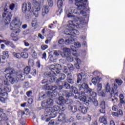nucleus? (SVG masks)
<instances>
[{
    "label": "nucleus",
    "mask_w": 125,
    "mask_h": 125,
    "mask_svg": "<svg viewBox=\"0 0 125 125\" xmlns=\"http://www.w3.org/2000/svg\"><path fill=\"white\" fill-rule=\"evenodd\" d=\"M71 109L72 113H76L78 111V107L77 106L74 105L73 106H71Z\"/></svg>",
    "instance_id": "44"
},
{
    "label": "nucleus",
    "mask_w": 125,
    "mask_h": 125,
    "mask_svg": "<svg viewBox=\"0 0 125 125\" xmlns=\"http://www.w3.org/2000/svg\"><path fill=\"white\" fill-rule=\"evenodd\" d=\"M32 8V4L31 2H28V4L26 3H23L22 6V10L23 12L25 13L27 11H31Z\"/></svg>",
    "instance_id": "15"
},
{
    "label": "nucleus",
    "mask_w": 125,
    "mask_h": 125,
    "mask_svg": "<svg viewBox=\"0 0 125 125\" xmlns=\"http://www.w3.org/2000/svg\"><path fill=\"white\" fill-rule=\"evenodd\" d=\"M46 111L48 114L50 113V118L53 119L57 116V114H58V111H60V106H58V105H54L53 107H50L47 108L46 109Z\"/></svg>",
    "instance_id": "9"
},
{
    "label": "nucleus",
    "mask_w": 125,
    "mask_h": 125,
    "mask_svg": "<svg viewBox=\"0 0 125 125\" xmlns=\"http://www.w3.org/2000/svg\"><path fill=\"white\" fill-rule=\"evenodd\" d=\"M48 82H50V83H52L50 82V79L49 80V81H48L46 79H43L42 81V84H45L44 85V86L46 85V84H48Z\"/></svg>",
    "instance_id": "43"
},
{
    "label": "nucleus",
    "mask_w": 125,
    "mask_h": 125,
    "mask_svg": "<svg viewBox=\"0 0 125 125\" xmlns=\"http://www.w3.org/2000/svg\"><path fill=\"white\" fill-rule=\"evenodd\" d=\"M84 122H90L91 121V116L90 115H87L83 118Z\"/></svg>",
    "instance_id": "36"
},
{
    "label": "nucleus",
    "mask_w": 125,
    "mask_h": 125,
    "mask_svg": "<svg viewBox=\"0 0 125 125\" xmlns=\"http://www.w3.org/2000/svg\"><path fill=\"white\" fill-rule=\"evenodd\" d=\"M78 87L79 90H82L80 92L81 95H84L85 94L90 88L88 87V85L85 83H83L82 84H79Z\"/></svg>",
    "instance_id": "12"
},
{
    "label": "nucleus",
    "mask_w": 125,
    "mask_h": 125,
    "mask_svg": "<svg viewBox=\"0 0 125 125\" xmlns=\"http://www.w3.org/2000/svg\"><path fill=\"white\" fill-rule=\"evenodd\" d=\"M116 83H117L118 85H122L123 84V81L122 79H116L115 80Z\"/></svg>",
    "instance_id": "46"
},
{
    "label": "nucleus",
    "mask_w": 125,
    "mask_h": 125,
    "mask_svg": "<svg viewBox=\"0 0 125 125\" xmlns=\"http://www.w3.org/2000/svg\"><path fill=\"white\" fill-rule=\"evenodd\" d=\"M46 53L45 52H44L42 54V59H44V60H46Z\"/></svg>",
    "instance_id": "58"
},
{
    "label": "nucleus",
    "mask_w": 125,
    "mask_h": 125,
    "mask_svg": "<svg viewBox=\"0 0 125 125\" xmlns=\"http://www.w3.org/2000/svg\"><path fill=\"white\" fill-rule=\"evenodd\" d=\"M55 124V122L54 121V120H51L49 124L48 125H54Z\"/></svg>",
    "instance_id": "64"
},
{
    "label": "nucleus",
    "mask_w": 125,
    "mask_h": 125,
    "mask_svg": "<svg viewBox=\"0 0 125 125\" xmlns=\"http://www.w3.org/2000/svg\"><path fill=\"white\" fill-rule=\"evenodd\" d=\"M74 39L72 38H68V39H66L65 41H64V39H61L59 40V44H66V45H69V44H71L72 43H73L74 42Z\"/></svg>",
    "instance_id": "13"
},
{
    "label": "nucleus",
    "mask_w": 125,
    "mask_h": 125,
    "mask_svg": "<svg viewBox=\"0 0 125 125\" xmlns=\"http://www.w3.org/2000/svg\"><path fill=\"white\" fill-rule=\"evenodd\" d=\"M28 65L29 67H34V65H35V62L33 59H30L28 60Z\"/></svg>",
    "instance_id": "40"
},
{
    "label": "nucleus",
    "mask_w": 125,
    "mask_h": 125,
    "mask_svg": "<svg viewBox=\"0 0 125 125\" xmlns=\"http://www.w3.org/2000/svg\"><path fill=\"white\" fill-rule=\"evenodd\" d=\"M78 20L77 21H68V27L71 29V38L73 39L74 37L76 36H79L80 35V32L74 29L76 28L78 29L80 27V25H84V20L83 19V17H80L78 18Z\"/></svg>",
    "instance_id": "1"
},
{
    "label": "nucleus",
    "mask_w": 125,
    "mask_h": 125,
    "mask_svg": "<svg viewBox=\"0 0 125 125\" xmlns=\"http://www.w3.org/2000/svg\"><path fill=\"white\" fill-rule=\"evenodd\" d=\"M92 83H93V84L95 85H98V84H100L99 83H100V80L99 79V77H94L92 79ZM98 83V84H97Z\"/></svg>",
    "instance_id": "33"
},
{
    "label": "nucleus",
    "mask_w": 125,
    "mask_h": 125,
    "mask_svg": "<svg viewBox=\"0 0 125 125\" xmlns=\"http://www.w3.org/2000/svg\"><path fill=\"white\" fill-rule=\"evenodd\" d=\"M9 8L11 10H14V8H15V4L12 3L10 4Z\"/></svg>",
    "instance_id": "55"
},
{
    "label": "nucleus",
    "mask_w": 125,
    "mask_h": 125,
    "mask_svg": "<svg viewBox=\"0 0 125 125\" xmlns=\"http://www.w3.org/2000/svg\"><path fill=\"white\" fill-rule=\"evenodd\" d=\"M6 99H7V96H2L1 95H0V101H1V102L4 103Z\"/></svg>",
    "instance_id": "42"
},
{
    "label": "nucleus",
    "mask_w": 125,
    "mask_h": 125,
    "mask_svg": "<svg viewBox=\"0 0 125 125\" xmlns=\"http://www.w3.org/2000/svg\"><path fill=\"white\" fill-rule=\"evenodd\" d=\"M47 48H48V46L47 45H41V49H42V50H45V49H47Z\"/></svg>",
    "instance_id": "51"
},
{
    "label": "nucleus",
    "mask_w": 125,
    "mask_h": 125,
    "mask_svg": "<svg viewBox=\"0 0 125 125\" xmlns=\"http://www.w3.org/2000/svg\"><path fill=\"white\" fill-rule=\"evenodd\" d=\"M67 67L70 71H74V70H75V66L72 64H68Z\"/></svg>",
    "instance_id": "47"
},
{
    "label": "nucleus",
    "mask_w": 125,
    "mask_h": 125,
    "mask_svg": "<svg viewBox=\"0 0 125 125\" xmlns=\"http://www.w3.org/2000/svg\"><path fill=\"white\" fill-rule=\"evenodd\" d=\"M26 94L28 97H31L33 94V91L32 90L28 91L26 92Z\"/></svg>",
    "instance_id": "53"
},
{
    "label": "nucleus",
    "mask_w": 125,
    "mask_h": 125,
    "mask_svg": "<svg viewBox=\"0 0 125 125\" xmlns=\"http://www.w3.org/2000/svg\"><path fill=\"white\" fill-rule=\"evenodd\" d=\"M62 69L61 65L58 64L56 65L51 64L50 66V69L51 72H45L44 73V75L46 78H50V82L51 83H55L57 78H56L57 74L60 73V70Z\"/></svg>",
    "instance_id": "2"
},
{
    "label": "nucleus",
    "mask_w": 125,
    "mask_h": 125,
    "mask_svg": "<svg viewBox=\"0 0 125 125\" xmlns=\"http://www.w3.org/2000/svg\"><path fill=\"white\" fill-rule=\"evenodd\" d=\"M74 45H75L76 47L74 46H72L71 47V49L69 48H64V51L63 52V54L65 57H66V59L67 61L69 62H73L74 61V59L71 56V51L72 50V51H77L76 50H74V48H79L81 47V44L79 42H76L74 43Z\"/></svg>",
    "instance_id": "5"
},
{
    "label": "nucleus",
    "mask_w": 125,
    "mask_h": 125,
    "mask_svg": "<svg viewBox=\"0 0 125 125\" xmlns=\"http://www.w3.org/2000/svg\"><path fill=\"white\" fill-rule=\"evenodd\" d=\"M78 10H80V9H79L77 8H75V7H72L71 8V11L72 13H73L74 14H78ZM82 10H83V9L81 10V11H82Z\"/></svg>",
    "instance_id": "35"
},
{
    "label": "nucleus",
    "mask_w": 125,
    "mask_h": 125,
    "mask_svg": "<svg viewBox=\"0 0 125 125\" xmlns=\"http://www.w3.org/2000/svg\"><path fill=\"white\" fill-rule=\"evenodd\" d=\"M5 78L7 81H4V84L5 85H9L10 82L11 83H15V79L13 78V72L12 71L11 73H8L5 74Z\"/></svg>",
    "instance_id": "11"
},
{
    "label": "nucleus",
    "mask_w": 125,
    "mask_h": 125,
    "mask_svg": "<svg viewBox=\"0 0 125 125\" xmlns=\"http://www.w3.org/2000/svg\"><path fill=\"white\" fill-rule=\"evenodd\" d=\"M102 90V84H98L97 85V92L98 93V95L100 96H102V97H104L105 96V93L103 92V91H101Z\"/></svg>",
    "instance_id": "20"
},
{
    "label": "nucleus",
    "mask_w": 125,
    "mask_h": 125,
    "mask_svg": "<svg viewBox=\"0 0 125 125\" xmlns=\"http://www.w3.org/2000/svg\"><path fill=\"white\" fill-rule=\"evenodd\" d=\"M49 7L48 6H45L42 9V16L44 17L45 15H46L49 12Z\"/></svg>",
    "instance_id": "27"
},
{
    "label": "nucleus",
    "mask_w": 125,
    "mask_h": 125,
    "mask_svg": "<svg viewBox=\"0 0 125 125\" xmlns=\"http://www.w3.org/2000/svg\"><path fill=\"white\" fill-rule=\"evenodd\" d=\"M64 33L65 35H67V36H70V38H72L71 29L69 30L68 29H66L64 31Z\"/></svg>",
    "instance_id": "39"
},
{
    "label": "nucleus",
    "mask_w": 125,
    "mask_h": 125,
    "mask_svg": "<svg viewBox=\"0 0 125 125\" xmlns=\"http://www.w3.org/2000/svg\"><path fill=\"white\" fill-rule=\"evenodd\" d=\"M10 88L6 86L4 89L0 88V95L2 96H7V92H10Z\"/></svg>",
    "instance_id": "18"
},
{
    "label": "nucleus",
    "mask_w": 125,
    "mask_h": 125,
    "mask_svg": "<svg viewBox=\"0 0 125 125\" xmlns=\"http://www.w3.org/2000/svg\"><path fill=\"white\" fill-rule=\"evenodd\" d=\"M42 106L43 108V109H44L45 110V114H48L47 113V111H46V109H48V108H50L48 104H47V102H45V101H43L42 103Z\"/></svg>",
    "instance_id": "28"
},
{
    "label": "nucleus",
    "mask_w": 125,
    "mask_h": 125,
    "mask_svg": "<svg viewBox=\"0 0 125 125\" xmlns=\"http://www.w3.org/2000/svg\"><path fill=\"white\" fill-rule=\"evenodd\" d=\"M48 116V115H47L46 114L42 115L41 116V119L42 121H44V120H45V119H46V118H47Z\"/></svg>",
    "instance_id": "59"
},
{
    "label": "nucleus",
    "mask_w": 125,
    "mask_h": 125,
    "mask_svg": "<svg viewBox=\"0 0 125 125\" xmlns=\"http://www.w3.org/2000/svg\"><path fill=\"white\" fill-rule=\"evenodd\" d=\"M77 83H80V82H82V80H83V78L84 77L85 74L83 72H81V73H78L77 75Z\"/></svg>",
    "instance_id": "26"
},
{
    "label": "nucleus",
    "mask_w": 125,
    "mask_h": 125,
    "mask_svg": "<svg viewBox=\"0 0 125 125\" xmlns=\"http://www.w3.org/2000/svg\"><path fill=\"white\" fill-rule=\"evenodd\" d=\"M12 55L16 59H21L22 58L21 53L13 52Z\"/></svg>",
    "instance_id": "34"
},
{
    "label": "nucleus",
    "mask_w": 125,
    "mask_h": 125,
    "mask_svg": "<svg viewBox=\"0 0 125 125\" xmlns=\"http://www.w3.org/2000/svg\"><path fill=\"white\" fill-rule=\"evenodd\" d=\"M21 58H23L24 59H27L29 57V54L27 52H21Z\"/></svg>",
    "instance_id": "38"
},
{
    "label": "nucleus",
    "mask_w": 125,
    "mask_h": 125,
    "mask_svg": "<svg viewBox=\"0 0 125 125\" xmlns=\"http://www.w3.org/2000/svg\"><path fill=\"white\" fill-rule=\"evenodd\" d=\"M47 104L50 107V106H52L53 105L54 102L52 99H48L47 100Z\"/></svg>",
    "instance_id": "41"
},
{
    "label": "nucleus",
    "mask_w": 125,
    "mask_h": 125,
    "mask_svg": "<svg viewBox=\"0 0 125 125\" xmlns=\"http://www.w3.org/2000/svg\"><path fill=\"white\" fill-rule=\"evenodd\" d=\"M66 120V115L63 113L60 114L59 116L58 117V121L59 122H63Z\"/></svg>",
    "instance_id": "32"
},
{
    "label": "nucleus",
    "mask_w": 125,
    "mask_h": 125,
    "mask_svg": "<svg viewBox=\"0 0 125 125\" xmlns=\"http://www.w3.org/2000/svg\"><path fill=\"white\" fill-rule=\"evenodd\" d=\"M58 76H59V79H56L55 81L56 83H60V81H63L65 80L66 78V75L64 73H57Z\"/></svg>",
    "instance_id": "24"
},
{
    "label": "nucleus",
    "mask_w": 125,
    "mask_h": 125,
    "mask_svg": "<svg viewBox=\"0 0 125 125\" xmlns=\"http://www.w3.org/2000/svg\"><path fill=\"white\" fill-rule=\"evenodd\" d=\"M32 57L34 58V59H37L38 58V54H37V52L34 51L32 54Z\"/></svg>",
    "instance_id": "56"
},
{
    "label": "nucleus",
    "mask_w": 125,
    "mask_h": 125,
    "mask_svg": "<svg viewBox=\"0 0 125 125\" xmlns=\"http://www.w3.org/2000/svg\"><path fill=\"white\" fill-rule=\"evenodd\" d=\"M89 100H90V101H92V102H93V104L94 105V106H95V107H97V106H98L99 103L97 100L95 99H91V98H89Z\"/></svg>",
    "instance_id": "37"
},
{
    "label": "nucleus",
    "mask_w": 125,
    "mask_h": 125,
    "mask_svg": "<svg viewBox=\"0 0 125 125\" xmlns=\"http://www.w3.org/2000/svg\"><path fill=\"white\" fill-rule=\"evenodd\" d=\"M85 95L89 96V98H91V99H95V98L97 96V93L95 92L92 91V89H90L86 93Z\"/></svg>",
    "instance_id": "17"
},
{
    "label": "nucleus",
    "mask_w": 125,
    "mask_h": 125,
    "mask_svg": "<svg viewBox=\"0 0 125 125\" xmlns=\"http://www.w3.org/2000/svg\"><path fill=\"white\" fill-rule=\"evenodd\" d=\"M76 2L75 4L80 10L81 14L83 16H87L86 12L84 11L86 9V7L88 6V1L87 0H74Z\"/></svg>",
    "instance_id": "4"
},
{
    "label": "nucleus",
    "mask_w": 125,
    "mask_h": 125,
    "mask_svg": "<svg viewBox=\"0 0 125 125\" xmlns=\"http://www.w3.org/2000/svg\"><path fill=\"white\" fill-rule=\"evenodd\" d=\"M87 109L88 108H86L84 106H80L78 107V110L82 114H86L87 113Z\"/></svg>",
    "instance_id": "29"
},
{
    "label": "nucleus",
    "mask_w": 125,
    "mask_h": 125,
    "mask_svg": "<svg viewBox=\"0 0 125 125\" xmlns=\"http://www.w3.org/2000/svg\"><path fill=\"white\" fill-rule=\"evenodd\" d=\"M45 97H46V96L45 94H43L42 96L39 97V100H43Z\"/></svg>",
    "instance_id": "62"
},
{
    "label": "nucleus",
    "mask_w": 125,
    "mask_h": 125,
    "mask_svg": "<svg viewBox=\"0 0 125 125\" xmlns=\"http://www.w3.org/2000/svg\"><path fill=\"white\" fill-rule=\"evenodd\" d=\"M112 111H114L115 112H117L119 110V107L117 105H113L112 107Z\"/></svg>",
    "instance_id": "50"
},
{
    "label": "nucleus",
    "mask_w": 125,
    "mask_h": 125,
    "mask_svg": "<svg viewBox=\"0 0 125 125\" xmlns=\"http://www.w3.org/2000/svg\"><path fill=\"white\" fill-rule=\"evenodd\" d=\"M31 71V67L26 66L24 69V71H19L16 74V77L19 81H24L26 77V75H28Z\"/></svg>",
    "instance_id": "8"
},
{
    "label": "nucleus",
    "mask_w": 125,
    "mask_h": 125,
    "mask_svg": "<svg viewBox=\"0 0 125 125\" xmlns=\"http://www.w3.org/2000/svg\"><path fill=\"white\" fill-rule=\"evenodd\" d=\"M40 10H41V5L40 3L36 1L34 6L32 7L31 11L33 12V13H37V12H39Z\"/></svg>",
    "instance_id": "19"
},
{
    "label": "nucleus",
    "mask_w": 125,
    "mask_h": 125,
    "mask_svg": "<svg viewBox=\"0 0 125 125\" xmlns=\"http://www.w3.org/2000/svg\"><path fill=\"white\" fill-rule=\"evenodd\" d=\"M77 120H82L83 119V115L81 113L77 114L76 116Z\"/></svg>",
    "instance_id": "57"
},
{
    "label": "nucleus",
    "mask_w": 125,
    "mask_h": 125,
    "mask_svg": "<svg viewBox=\"0 0 125 125\" xmlns=\"http://www.w3.org/2000/svg\"><path fill=\"white\" fill-rule=\"evenodd\" d=\"M3 42H4V43L6 44V45H7L8 46H10L12 48H15V45H14L13 42L10 41L4 40V41H3Z\"/></svg>",
    "instance_id": "31"
},
{
    "label": "nucleus",
    "mask_w": 125,
    "mask_h": 125,
    "mask_svg": "<svg viewBox=\"0 0 125 125\" xmlns=\"http://www.w3.org/2000/svg\"><path fill=\"white\" fill-rule=\"evenodd\" d=\"M2 17L4 20V23L5 25H8L11 21V17H12V14L11 12L8 11V9L6 7L4 8V13L2 14Z\"/></svg>",
    "instance_id": "10"
},
{
    "label": "nucleus",
    "mask_w": 125,
    "mask_h": 125,
    "mask_svg": "<svg viewBox=\"0 0 125 125\" xmlns=\"http://www.w3.org/2000/svg\"><path fill=\"white\" fill-rule=\"evenodd\" d=\"M99 122L101 124H104V125H107V117L105 116L100 117L99 118Z\"/></svg>",
    "instance_id": "30"
},
{
    "label": "nucleus",
    "mask_w": 125,
    "mask_h": 125,
    "mask_svg": "<svg viewBox=\"0 0 125 125\" xmlns=\"http://www.w3.org/2000/svg\"><path fill=\"white\" fill-rule=\"evenodd\" d=\"M3 112H4V109L2 108H0V124L1 122L8 121V118H7L6 114Z\"/></svg>",
    "instance_id": "14"
},
{
    "label": "nucleus",
    "mask_w": 125,
    "mask_h": 125,
    "mask_svg": "<svg viewBox=\"0 0 125 125\" xmlns=\"http://www.w3.org/2000/svg\"><path fill=\"white\" fill-rule=\"evenodd\" d=\"M10 29L11 31H13V32L11 34V37L13 39L12 41L14 42H17L19 40V37L18 35L19 33H20V29L18 28V24L17 23V19L15 18L14 20H12L10 25Z\"/></svg>",
    "instance_id": "3"
},
{
    "label": "nucleus",
    "mask_w": 125,
    "mask_h": 125,
    "mask_svg": "<svg viewBox=\"0 0 125 125\" xmlns=\"http://www.w3.org/2000/svg\"><path fill=\"white\" fill-rule=\"evenodd\" d=\"M44 87L47 90H50L47 93L48 96L52 98L57 96V94H58L57 86H52L49 85V84H46L44 86Z\"/></svg>",
    "instance_id": "7"
},
{
    "label": "nucleus",
    "mask_w": 125,
    "mask_h": 125,
    "mask_svg": "<svg viewBox=\"0 0 125 125\" xmlns=\"http://www.w3.org/2000/svg\"><path fill=\"white\" fill-rule=\"evenodd\" d=\"M3 55H4L5 57H6L7 58H9V55L8 54V51H5L2 52Z\"/></svg>",
    "instance_id": "54"
},
{
    "label": "nucleus",
    "mask_w": 125,
    "mask_h": 125,
    "mask_svg": "<svg viewBox=\"0 0 125 125\" xmlns=\"http://www.w3.org/2000/svg\"><path fill=\"white\" fill-rule=\"evenodd\" d=\"M118 85L117 84H114V87L112 89L110 87V83H107L105 85V91L106 92H109L110 93V97H113V94H114L113 97H116V96H118L119 92H118Z\"/></svg>",
    "instance_id": "6"
},
{
    "label": "nucleus",
    "mask_w": 125,
    "mask_h": 125,
    "mask_svg": "<svg viewBox=\"0 0 125 125\" xmlns=\"http://www.w3.org/2000/svg\"><path fill=\"white\" fill-rule=\"evenodd\" d=\"M48 4L50 7L53 6V1L52 0H47Z\"/></svg>",
    "instance_id": "49"
},
{
    "label": "nucleus",
    "mask_w": 125,
    "mask_h": 125,
    "mask_svg": "<svg viewBox=\"0 0 125 125\" xmlns=\"http://www.w3.org/2000/svg\"><path fill=\"white\" fill-rule=\"evenodd\" d=\"M100 107L101 109H100V112L102 114H105V110L106 109V104H105V102L104 101H102L101 102L100 104Z\"/></svg>",
    "instance_id": "23"
},
{
    "label": "nucleus",
    "mask_w": 125,
    "mask_h": 125,
    "mask_svg": "<svg viewBox=\"0 0 125 125\" xmlns=\"http://www.w3.org/2000/svg\"><path fill=\"white\" fill-rule=\"evenodd\" d=\"M20 123L21 125H25V124L26 123V121H25V120H23V119H21L20 120Z\"/></svg>",
    "instance_id": "61"
},
{
    "label": "nucleus",
    "mask_w": 125,
    "mask_h": 125,
    "mask_svg": "<svg viewBox=\"0 0 125 125\" xmlns=\"http://www.w3.org/2000/svg\"><path fill=\"white\" fill-rule=\"evenodd\" d=\"M64 0H58L57 6L59 10L56 11V13L59 12L60 15L63 12V9H62V7L63 6V1Z\"/></svg>",
    "instance_id": "21"
},
{
    "label": "nucleus",
    "mask_w": 125,
    "mask_h": 125,
    "mask_svg": "<svg viewBox=\"0 0 125 125\" xmlns=\"http://www.w3.org/2000/svg\"><path fill=\"white\" fill-rule=\"evenodd\" d=\"M90 100H89V98H88V100H86L85 102H84V103L85 104H86V106H88L89 105V103L91 102Z\"/></svg>",
    "instance_id": "60"
},
{
    "label": "nucleus",
    "mask_w": 125,
    "mask_h": 125,
    "mask_svg": "<svg viewBox=\"0 0 125 125\" xmlns=\"http://www.w3.org/2000/svg\"><path fill=\"white\" fill-rule=\"evenodd\" d=\"M66 82H67V83H71V84H74V83H75V80L71 78H67L66 79Z\"/></svg>",
    "instance_id": "45"
},
{
    "label": "nucleus",
    "mask_w": 125,
    "mask_h": 125,
    "mask_svg": "<svg viewBox=\"0 0 125 125\" xmlns=\"http://www.w3.org/2000/svg\"><path fill=\"white\" fill-rule=\"evenodd\" d=\"M80 99L81 101H83L84 102H85V101H86V97L84 96L83 95H82V96L80 97Z\"/></svg>",
    "instance_id": "52"
},
{
    "label": "nucleus",
    "mask_w": 125,
    "mask_h": 125,
    "mask_svg": "<svg viewBox=\"0 0 125 125\" xmlns=\"http://www.w3.org/2000/svg\"><path fill=\"white\" fill-rule=\"evenodd\" d=\"M63 87H64L66 89H71V90H73L75 94H77L78 93L77 88H76V87H74V86H70V84L67 82H63Z\"/></svg>",
    "instance_id": "16"
},
{
    "label": "nucleus",
    "mask_w": 125,
    "mask_h": 125,
    "mask_svg": "<svg viewBox=\"0 0 125 125\" xmlns=\"http://www.w3.org/2000/svg\"><path fill=\"white\" fill-rule=\"evenodd\" d=\"M72 91H64L63 92H61L63 96H64V95H65L66 97H67V98H69L70 97H74V93H75L74 92V91L73 90H71Z\"/></svg>",
    "instance_id": "22"
},
{
    "label": "nucleus",
    "mask_w": 125,
    "mask_h": 125,
    "mask_svg": "<svg viewBox=\"0 0 125 125\" xmlns=\"http://www.w3.org/2000/svg\"><path fill=\"white\" fill-rule=\"evenodd\" d=\"M67 103V101L64 99L62 96H60L59 97L58 100V104L60 105L61 106H64L65 104Z\"/></svg>",
    "instance_id": "25"
},
{
    "label": "nucleus",
    "mask_w": 125,
    "mask_h": 125,
    "mask_svg": "<svg viewBox=\"0 0 125 125\" xmlns=\"http://www.w3.org/2000/svg\"><path fill=\"white\" fill-rule=\"evenodd\" d=\"M30 74L35 77L37 75V70L35 69H32L30 70Z\"/></svg>",
    "instance_id": "48"
},
{
    "label": "nucleus",
    "mask_w": 125,
    "mask_h": 125,
    "mask_svg": "<svg viewBox=\"0 0 125 125\" xmlns=\"http://www.w3.org/2000/svg\"><path fill=\"white\" fill-rule=\"evenodd\" d=\"M54 55H55V56H58L59 55H60L59 51L54 50Z\"/></svg>",
    "instance_id": "63"
}]
</instances>
